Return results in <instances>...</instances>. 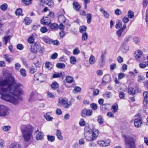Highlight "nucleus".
I'll return each instance as SVG.
<instances>
[{"label": "nucleus", "mask_w": 148, "mask_h": 148, "mask_svg": "<svg viewBox=\"0 0 148 148\" xmlns=\"http://www.w3.org/2000/svg\"><path fill=\"white\" fill-rule=\"evenodd\" d=\"M23 85L16 82L12 77L0 81V94L1 98L14 104H18L22 100L19 96L23 93Z\"/></svg>", "instance_id": "obj_1"}, {"label": "nucleus", "mask_w": 148, "mask_h": 148, "mask_svg": "<svg viewBox=\"0 0 148 148\" xmlns=\"http://www.w3.org/2000/svg\"><path fill=\"white\" fill-rule=\"evenodd\" d=\"M33 127L30 125H23L21 128L22 137L24 140L28 142L32 136Z\"/></svg>", "instance_id": "obj_2"}, {"label": "nucleus", "mask_w": 148, "mask_h": 148, "mask_svg": "<svg viewBox=\"0 0 148 148\" xmlns=\"http://www.w3.org/2000/svg\"><path fill=\"white\" fill-rule=\"evenodd\" d=\"M125 145L132 143L135 142L136 136L127 133L122 135Z\"/></svg>", "instance_id": "obj_3"}, {"label": "nucleus", "mask_w": 148, "mask_h": 148, "mask_svg": "<svg viewBox=\"0 0 148 148\" xmlns=\"http://www.w3.org/2000/svg\"><path fill=\"white\" fill-rule=\"evenodd\" d=\"M135 58L138 62L144 61L145 60V56L142 51L140 50L136 51L134 53Z\"/></svg>", "instance_id": "obj_4"}, {"label": "nucleus", "mask_w": 148, "mask_h": 148, "mask_svg": "<svg viewBox=\"0 0 148 148\" xmlns=\"http://www.w3.org/2000/svg\"><path fill=\"white\" fill-rule=\"evenodd\" d=\"M9 110L7 107L0 105V117H5L8 116L9 113Z\"/></svg>", "instance_id": "obj_5"}, {"label": "nucleus", "mask_w": 148, "mask_h": 148, "mask_svg": "<svg viewBox=\"0 0 148 148\" xmlns=\"http://www.w3.org/2000/svg\"><path fill=\"white\" fill-rule=\"evenodd\" d=\"M46 79V75L40 73H36L34 76V80L39 81L41 82H45Z\"/></svg>", "instance_id": "obj_6"}, {"label": "nucleus", "mask_w": 148, "mask_h": 148, "mask_svg": "<svg viewBox=\"0 0 148 148\" xmlns=\"http://www.w3.org/2000/svg\"><path fill=\"white\" fill-rule=\"evenodd\" d=\"M67 99L66 98L60 97L58 100V104L62 105L64 108H67L71 105L67 103Z\"/></svg>", "instance_id": "obj_7"}, {"label": "nucleus", "mask_w": 148, "mask_h": 148, "mask_svg": "<svg viewBox=\"0 0 148 148\" xmlns=\"http://www.w3.org/2000/svg\"><path fill=\"white\" fill-rule=\"evenodd\" d=\"M92 110L87 109L86 108H84L81 112V114L83 117H85L86 116H90L92 114Z\"/></svg>", "instance_id": "obj_8"}, {"label": "nucleus", "mask_w": 148, "mask_h": 148, "mask_svg": "<svg viewBox=\"0 0 148 148\" xmlns=\"http://www.w3.org/2000/svg\"><path fill=\"white\" fill-rule=\"evenodd\" d=\"M111 77L110 75L109 74L106 75L104 76L103 78L101 83L103 85H105L109 83L111 81Z\"/></svg>", "instance_id": "obj_9"}, {"label": "nucleus", "mask_w": 148, "mask_h": 148, "mask_svg": "<svg viewBox=\"0 0 148 148\" xmlns=\"http://www.w3.org/2000/svg\"><path fill=\"white\" fill-rule=\"evenodd\" d=\"M40 48V46L36 43L32 44L31 45L30 51L33 53H35L38 51Z\"/></svg>", "instance_id": "obj_10"}, {"label": "nucleus", "mask_w": 148, "mask_h": 148, "mask_svg": "<svg viewBox=\"0 0 148 148\" xmlns=\"http://www.w3.org/2000/svg\"><path fill=\"white\" fill-rule=\"evenodd\" d=\"M110 140L109 139H107L105 140H100L98 141V144L100 146H107L110 144Z\"/></svg>", "instance_id": "obj_11"}, {"label": "nucleus", "mask_w": 148, "mask_h": 148, "mask_svg": "<svg viewBox=\"0 0 148 148\" xmlns=\"http://www.w3.org/2000/svg\"><path fill=\"white\" fill-rule=\"evenodd\" d=\"M126 27V25L124 24L122 27H121L116 32V34L119 37L121 36L122 34L124 32Z\"/></svg>", "instance_id": "obj_12"}, {"label": "nucleus", "mask_w": 148, "mask_h": 148, "mask_svg": "<svg viewBox=\"0 0 148 148\" xmlns=\"http://www.w3.org/2000/svg\"><path fill=\"white\" fill-rule=\"evenodd\" d=\"M144 97L143 104L145 107H146L148 103V91H145L143 93Z\"/></svg>", "instance_id": "obj_13"}, {"label": "nucleus", "mask_w": 148, "mask_h": 148, "mask_svg": "<svg viewBox=\"0 0 148 148\" xmlns=\"http://www.w3.org/2000/svg\"><path fill=\"white\" fill-rule=\"evenodd\" d=\"M41 23L43 25H49L51 23L50 19L47 17H43L41 19Z\"/></svg>", "instance_id": "obj_14"}, {"label": "nucleus", "mask_w": 148, "mask_h": 148, "mask_svg": "<svg viewBox=\"0 0 148 148\" xmlns=\"http://www.w3.org/2000/svg\"><path fill=\"white\" fill-rule=\"evenodd\" d=\"M85 137L87 140L91 141L95 139V138L92 136L90 133H87L85 134Z\"/></svg>", "instance_id": "obj_15"}, {"label": "nucleus", "mask_w": 148, "mask_h": 148, "mask_svg": "<svg viewBox=\"0 0 148 148\" xmlns=\"http://www.w3.org/2000/svg\"><path fill=\"white\" fill-rule=\"evenodd\" d=\"M129 49V46L127 44L123 43L121 48V50L125 53H126Z\"/></svg>", "instance_id": "obj_16"}, {"label": "nucleus", "mask_w": 148, "mask_h": 148, "mask_svg": "<svg viewBox=\"0 0 148 148\" xmlns=\"http://www.w3.org/2000/svg\"><path fill=\"white\" fill-rule=\"evenodd\" d=\"M134 123L135 126L137 128L140 127L142 124V121L139 119H136L134 120Z\"/></svg>", "instance_id": "obj_17"}, {"label": "nucleus", "mask_w": 148, "mask_h": 148, "mask_svg": "<svg viewBox=\"0 0 148 148\" xmlns=\"http://www.w3.org/2000/svg\"><path fill=\"white\" fill-rule=\"evenodd\" d=\"M91 133L92 136L95 138V139L99 135V132L98 130L95 129H93Z\"/></svg>", "instance_id": "obj_18"}, {"label": "nucleus", "mask_w": 148, "mask_h": 148, "mask_svg": "<svg viewBox=\"0 0 148 148\" xmlns=\"http://www.w3.org/2000/svg\"><path fill=\"white\" fill-rule=\"evenodd\" d=\"M58 20L60 22L65 23L66 22V18L63 15H59L58 18Z\"/></svg>", "instance_id": "obj_19"}, {"label": "nucleus", "mask_w": 148, "mask_h": 148, "mask_svg": "<svg viewBox=\"0 0 148 148\" xmlns=\"http://www.w3.org/2000/svg\"><path fill=\"white\" fill-rule=\"evenodd\" d=\"M73 8L77 10H79L80 8V5L77 2H74L73 3Z\"/></svg>", "instance_id": "obj_20"}, {"label": "nucleus", "mask_w": 148, "mask_h": 148, "mask_svg": "<svg viewBox=\"0 0 148 148\" xmlns=\"http://www.w3.org/2000/svg\"><path fill=\"white\" fill-rule=\"evenodd\" d=\"M135 143H132L125 145L126 148H136Z\"/></svg>", "instance_id": "obj_21"}, {"label": "nucleus", "mask_w": 148, "mask_h": 148, "mask_svg": "<svg viewBox=\"0 0 148 148\" xmlns=\"http://www.w3.org/2000/svg\"><path fill=\"white\" fill-rule=\"evenodd\" d=\"M43 138V133L41 132H39L36 136L37 140H41Z\"/></svg>", "instance_id": "obj_22"}, {"label": "nucleus", "mask_w": 148, "mask_h": 148, "mask_svg": "<svg viewBox=\"0 0 148 148\" xmlns=\"http://www.w3.org/2000/svg\"><path fill=\"white\" fill-rule=\"evenodd\" d=\"M59 87L58 84L56 82H53L51 85V88L53 90H56Z\"/></svg>", "instance_id": "obj_23"}, {"label": "nucleus", "mask_w": 148, "mask_h": 148, "mask_svg": "<svg viewBox=\"0 0 148 148\" xmlns=\"http://www.w3.org/2000/svg\"><path fill=\"white\" fill-rule=\"evenodd\" d=\"M97 121L100 125H102L104 123V120L101 115L97 116Z\"/></svg>", "instance_id": "obj_24"}, {"label": "nucleus", "mask_w": 148, "mask_h": 148, "mask_svg": "<svg viewBox=\"0 0 148 148\" xmlns=\"http://www.w3.org/2000/svg\"><path fill=\"white\" fill-rule=\"evenodd\" d=\"M12 36L10 35L7 36H5L3 37V41L4 42V44L5 45H7L8 41H10V38Z\"/></svg>", "instance_id": "obj_25"}, {"label": "nucleus", "mask_w": 148, "mask_h": 148, "mask_svg": "<svg viewBox=\"0 0 148 148\" xmlns=\"http://www.w3.org/2000/svg\"><path fill=\"white\" fill-rule=\"evenodd\" d=\"M9 148H21V147L18 144L14 143L12 144Z\"/></svg>", "instance_id": "obj_26"}, {"label": "nucleus", "mask_w": 148, "mask_h": 148, "mask_svg": "<svg viewBox=\"0 0 148 148\" xmlns=\"http://www.w3.org/2000/svg\"><path fill=\"white\" fill-rule=\"evenodd\" d=\"M36 100L34 94L33 93H31L29 96V101L32 102Z\"/></svg>", "instance_id": "obj_27"}, {"label": "nucleus", "mask_w": 148, "mask_h": 148, "mask_svg": "<svg viewBox=\"0 0 148 148\" xmlns=\"http://www.w3.org/2000/svg\"><path fill=\"white\" fill-rule=\"evenodd\" d=\"M62 133L59 130H57L56 135L58 138L60 140H62L63 139V136L61 135Z\"/></svg>", "instance_id": "obj_28"}, {"label": "nucleus", "mask_w": 148, "mask_h": 148, "mask_svg": "<svg viewBox=\"0 0 148 148\" xmlns=\"http://www.w3.org/2000/svg\"><path fill=\"white\" fill-rule=\"evenodd\" d=\"M89 62L90 64H93L95 63V57L92 55H91L89 59Z\"/></svg>", "instance_id": "obj_29"}, {"label": "nucleus", "mask_w": 148, "mask_h": 148, "mask_svg": "<svg viewBox=\"0 0 148 148\" xmlns=\"http://www.w3.org/2000/svg\"><path fill=\"white\" fill-rule=\"evenodd\" d=\"M88 38V34L86 32L83 33L82 36V41H86Z\"/></svg>", "instance_id": "obj_30"}, {"label": "nucleus", "mask_w": 148, "mask_h": 148, "mask_svg": "<svg viewBox=\"0 0 148 148\" xmlns=\"http://www.w3.org/2000/svg\"><path fill=\"white\" fill-rule=\"evenodd\" d=\"M118 109V105L116 103L114 104L112 107V112H116Z\"/></svg>", "instance_id": "obj_31"}, {"label": "nucleus", "mask_w": 148, "mask_h": 148, "mask_svg": "<svg viewBox=\"0 0 148 148\" xmlns=\"http://www.w3.org/2000/svg\"><path fill=\"white\" fill-rule=\"evenodd\" d=\"M66 80L67 82L71 83L73 82L74 79L72 77L68 76L66 77Z\"/></svg>", "instance_id": "obj_32"}, {"label": "nucleus", "mask_w": 148, "mask_h": 148, "mask_svg": "<svg viewBox=\"0 0 148 148\" xmlns=\"http://www.w3.org/2000/svg\"><path fill=\"white\" fill-rule=\"evenodd\" d=\"M87 23L88 24L90 23L91 21L92 15L90 13H88L87 14Z\"/></svg>", "instance_id": "obj_33"}, {"label": "nucleus", "mask_w": 148, "mask_h": 148, "mask_svg": "<svg viewBox=\"0 0 148 148\" xmlns=\"http://www.w3.org/2000/svg\"><path fill=\"white\" fill-rule=\"evenodd\" d=\"M135 90L132 88H130L128 89V92L130 95H133L135 94Z\"/></svg>", "instance_id": "obj_34"}, {"label": "nucleus", "mask_w": 148, "mask_h": 148, "mask_svg": "<svg viewBox=\"0 0 148 148\" xmlns=\"http://www.w3.org/2000/svg\"><path fill=\"white\" fill-rule=\"evenodd\" d=\"M132 38V36L130 35H128L125 37L123 40V43H127Z\"/></svg>", "instance_id": "obj_35"}, {"label": "nucleus", "mask_w": 148, "mask_h": 148, "mask_svg": "<svg viewBox=\"0 0 148 148\" xmlns=\"http://www.w3.org/2000/svg\"><path fill=\"white\" fill-rule=\"evenodd\" d=\"M122 27V23L121 21L120 20H119L118 22L115 25L116 28L117 29H118V28H120V29Z\"/></svg>", "instance_id": "obj_36"}, {"label": "nucleus", "mask_w": 148, "mask_h": 148, "mask_svg": "<svg viewBox=\"0 0 148 148\" xmlns=\"http://www.w3.org/2000/svg\"><path fill=\"white\" fill-rule=\"evenodd\" d=\"M56 66L58 68L64 69L65 67V65L63 63H58L56 64Z\"/></svg>", "instance_id": "obj_37"}, {"label": "nucleus", "mask_w": 148, "mask_h": 148, "mask_svg": "<svg viewBox=\"0 0 148 148\" xmlns=\"http://www.w3.org/2000/svg\"><path fill=\"white\" fill-rule=\"evenodd\" d=\"M128 17L130 18H133L134 17V13L132 11H129L127 13Z\"/></svg>", "instance_id": "obj_38"}, {"label": "nucleus", "mask_w": 148, "mask_h": 148, "mask_svg": "<svg viewBox=\"0 0 148 148\" xmlns=\"http://www.w3.org/2000/svg\"><path fill=\"white\" fill-rule=\"evenodd\" d=\"M3 58L5 59L6 61L10 63L12 60L11 58L9 57V55L8 54H6L3 56Z\"/></svg>", "instance_id": "obj_39"}, {"label": "nucleus", "mask_w": 148, "mask_h": 148, "mask_svg": "<svg viewBox=\"0 0 148 148\" xmlns=\"http://www.w3.org/2000/svg\"><path fill=\"white\" fill-rule=\"evenodd\" d=\"M45 117V119L48 121H51L53 119V118L52 117L50 116L49 115L47 114H46L44 115Z\"/></svg>", "instance_id": "obj_40"}, {"label": "nucleus", "mask_w": 148, "mask_h": 148, "mask_svg": "<svg viewBox=\"0 0 148 148\" xmlns=\"http://www.w3.org/2000/svg\"><path fill=\"white\" fill-rule=\"evenodd\" d=\"M11 128L10 126H4L2 127L3 130L5 132H7Z\"/></svg>", "instance_id": "obj_41"}, {"label": "nucleus", "mask_w": 148, "mask_h": 148, "mask_svg": "<svg viewBox=\"0 0 148 148\" xmlns=\"http://www.w3.org/2000/svg\"><path fill=\"white\" fill-rule=\"evenodd\" d=\"M79 32L81 33H82L83 32L85 31L87 28L84 26H82L79 27Z\"/></svg>", "instance_id": "obj_42"}, {"label": "nucleus", "mask_w": 148, "mask_h": 148, "mask_svg": "<svg viewBox=\"0 0 148 148\" xmlns=\"http://www.w3.org/2000/svg\"><path fill=\"white\" fill-rule=\"evenodd\" d=\"M20 73L21 75L23 77H25L26 76V72L25 70L23 69H22L20 70Z\"/></svg>", "instance_id": "obj_43"}, {"label": "nucleus", "mask_w": 148, "mask_h": 148, "mask_svg": "<svg viewBox=\"0 0 148 148\" xmlns=\"http://www.w3.org/2000/svg\"><path fill=\"white\" fill-rule=\"evenodd\" d=\"M34 34H32V35L30 36L27 39L28 42L30 43H33L34 41V39L33 38Z\"/></svg>", "instance_id": "obj_44"}, {"label": "nucleus", "mask_w": 148, "mask_h": 148, "mask_svg": "<svg viewBox=\"0 0 148 148\" xmlns=\"http://www.w3.org/2000/svg\"><path fill=\"white\" fill-rule=\"evenodd\" d=\"M8 5L6 3H4L0 6L1 9L3 11L6 10L7 8Z\"/></svg>", "instance_id": "obj_45"}, {"label": "nucleus", "mask_w": 148, "mask_h": 148, "mask_svg": "<svg viewBox=\"0 0 148 148\" xmlns=\"http://www.w3.org/2000/svg\"><path fill=\"white\" fill-rule=\"evenodd\" d=\"M31 21H32L28 17L25 18L24 21V22L25 23L26 25H29L31 23Z\"/></svg>", "instance_id": "obj_46"}, {"label": "nucleus", "mask_w": 148, "mask_h": 148, "mask_svg": "<svg viewBox=\"0 0 148 148\" xmlns=\"http://www.w3.org/2000/svg\"><path fill=\"white\" fill-rule=\"evenodd\" d=\"M103 102L104 100L103 99H100L98 101L100 105H102L103 107L105 106L106 105L108 104H103Z\"/></svg>", "instance_id": "obj_47"}, {"label": "nucleus", "mask_w": 148, "mask_h": 148, "mask_svg": "<svg viewBox=\"0 0 148 148\" xmlns=\"http://www.w3.org/2000/svg\"><path fill=\"white\" fill-rule=\"evenodd\" d=\"M138 81L139 82H141L145 79V77L142 75H139L138 76Z\"/></svg>", "instance_id": "obj_48"}, {"label": "nucleus", "mask_w": 148, "mask_h": 148, "mask_svg": "<svg viewBox=\"0 0 148 148\" xmlns=\"http://www.w3.org/2000/svg\"><path fill=\"white\" fill-rule=\"evenodd\" d=\"M22 12V10L21 8H18L16 10L15 13L16 15L19 16L21 15Z\"/></svg>", "instance_id": "obj_49"}, {"label": "nucleus", "mask_w": 148, "mask_h": 148, "mask_svg": "<svg viewBox=\"0 0 148 148\" xmlns=\"http://www.w3.org/2000/svg\"><path fill=\"white\" fill-rule=\"evenodd\" d=\"M70 62L73 64H74L76 62V59L74 56H72L70 58Z\"/></svg>", "instance_id": "obj_50"}, {"label": "nucleus", "mask_w": 148, "mask_h": 148, "mask_svg": "<svg viewBox=\"0 0 148 148\" xmlns=\"http://www.w3.org/2000/svg\"><path fill=\"white\" fill-rule=\"evenodd\" d=\"M90 107L94 110H96L97 109V105L95 103H92L90 105Z\"/></svg>", "instance_id": "obj_51"}, {"label": "nucleus", "mask_w": 148, "mask_h": 148, "mask_svg": "<svg viewBox=\"0 0 148 148\" xmlns=\"http://www.w3.org/2000/svg\"><path fill=\"white\" fill-rule=\"evenodd\" d=\"M22 1L26 5H28L32 3V0H22Z\"/></svg>", "instance_id": "obj_52"}, {"label": "nucleus", "mask_w": 148, "mask_h": 148, "mask_svg": "<svg viewBox=\"0 0 148 148\" xmlns=\"http://www.w3.org/2000/svg\"><path fill=\"white\" fill-rule=\"evenodd\" d=\"M50 27L53 29H56L58 28V25L56 23H54L51 25Z\"/></svg>", "instance_id": "obj_53"}, {"label": "nucleus", "mask_w": 148, "mask_h": 148, "mask_svg": "<svg viewBox=\"0 0 148 148\" xmlns=\"http://www.w3.org/2000/svg\"><path fill=\"white\" fill-rule=\"evenodd\" d=\"M80 53V51L77 47H76L73 51V53L74 55L78 54Z\"/></svg>", "instance_id": "obj_54"}, {"label": "nucleus", "mask_w": 148, "mask_h": 148, "mask_svg": "<svg viewBox=\"0 0 148 148\" xmlns=\"http://www.w3.org/2000/svg\"><path fill=\"white\" fill-rule=\"evenodd\" d=\"M47 139L49 141L52 142L54 140L55 138L54 136H50L48 135L47 136Z\"/></svg>", "instance_id": "obj_55"}, {"label": "nucleus", "mask_w": 148, "mask_h": 148, "mask_svg": "<svg viewBox=\"0 0 148 148\" xmlns=\"http://www.w3.org/2000/svg\"><path fill=\"white\" fill-rule=\"evenodd\" d=\"M115 13L117 15H119L122 14L121 10L119 9H117L115 10Z\"/></svg>", "instance_id": "obj_56"}, {"label": "nucleus", "mask_w": 148, "mask_h": 148, "mask_svg": "<svg viewBox=\"0 0 148 148\" xmlns=\"http://www.w3.org/2000/svg\"><path fill=\"white\" fill-rule=\"evenodd\" d=\"M133 41L136 43H138L140 42V38L137 37H134L133 39Z\"/></svg>", "instance_id": "obj_57"}, {"label": "nucleus", "mask_w": 148, "mask_h": 148, "mask_svg": "<svg viewBox=\"0 0 148 148\" xmlns=\"http://www.w3.org/2000/svg\"><path fill=\"white\" fill-rule=\"evenodd\" d=\"M116 66L115 64H112L110 65V69L112 71H113L114 69L116 68Z\"/></svg>", "instance_id": "obj_58"}, {"label": "nucleus", "mask_w": 148, "mask_h": 148, "mask_svg": "<svg viewBox=\"0 0 148 148\" xmlns=\"http://www.w3.org/2000/svg\"><path fill=\"white\" fill-rule=\"evenodd\" d=\"M86 124L85 122L83 119H81L79 122V124L81 126H84Z\"/></svg>", "instance_id": "obj_59"}, {"label": "nucleus", "mask_w": 148, "mask_h": 148, "mask_svg": "<svg viewBox=\"0 0 148 148\" xmlns=\"http://www.w3.org/2000/svg\"><path fill=\"white\" fill-rule=\"evenodd\" d=\"M40 30L42 33H45L47 31V29L45 27H43L41 28Z\"/></svg>", "instance_id": "obj_60"}, {"label": "nucleus", "mask_w": 148, "mask_h": 148, "mask_svg": "<svg viewBox=\"0 0 148 148\" xmlns=\"http://www.w3.org/2000/svg\"><path fill=\"white\" fill-rule=\"evenodd\" d=\"M91 129L88 126H86L84 128V130L85 133H90Z\"/></svg>", "instance_id": "obj_61"}, {"label": "nucleus", "mask_w": 148, "mask_h": 148, "mask_svg": "<svg viewBox=\"0 0 148 148\" xmlns=\"http://www.w3.org/2000/svg\"><path fill=\"white\" fill-rule=\"evenodd\" d=\"M16 47L18 49L20 50H22L24 48L23 45L21 44H18Z\"/></svg>", "instance_id": "obj_62"}, {"label": "nucleus", "mask_w": 148, "mask_h": 148, "mask_svg": "<svg viewBox=\"0 0 148 148\" xmlns=\"http://www.w3.org/2000/svg\"><path fill=\"white\" fill-rule=\"evenodd\" d=\"M148 3V0H143V7L145 8L147 6Z\"/></svg>", "instance_id": "obj_63"}, {"label": "nucleus", "mask_w": 148, "mask_h": 148, "mask_svg": "<svg viewBox=\"0 0 148 148\" xmlns=\"http://www.w3.org/2000/svg\"><path fill=\"white\" fill-rule=\"evenodd\" d=\"M146 20L145 21L148 25V9L146 10Z\"/></svg>", "instance_id": "obj_64"}]
</instances>
